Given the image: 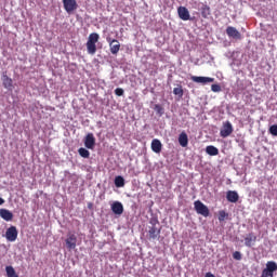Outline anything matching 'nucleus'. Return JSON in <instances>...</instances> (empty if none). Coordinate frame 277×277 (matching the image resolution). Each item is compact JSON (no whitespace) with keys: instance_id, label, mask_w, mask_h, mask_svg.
I'll return each mask as SVG.
<instances>
[{"instance_id":"5701e85b","label":"nucleus","mask_w":277,"mask_h":277,"mask_svg":"<svg viewBox=\"0 0 277 277\" xmlns=\"http://www.w3.org/2000/svg\"><path fill=\"white\" fill-rule=\"evenodd\" d=\"M78 153H79L80 157H83V159H90V150H88L83 147H80L78 149Z\"/></svg>"},{"instance_id":"39448f33","label":"nucleus","mask_w":277,"mask_h":277,"mask_svg":"<svg viewBox=\"0 0 277 277\" xmlns=\"http://www.w3.org/2000/svg\"><path fill=\"white\" fill-rule=\"evenodd\" d=\"M5 239L6 241L14 242L16 239H18V229L16 226L12 225L10 226L5 232Z\"/></svg>"},{"instance_id":"393cba45","label":"nucleus","mask_w":277,"mask_h":277,"mask_svg":"<svg viewBox=\"0 0 277 277\" xmlns=\"http://www.w3.org/2000/svg\"><path fill=\"white\" fill-rule=\"evenodd\" d=\"M173 94L175 96H180V98H183V94H184L183 87L182 85H177L176 88H174L173 89Z\"/></svg>"},{"instance_id":"1a4fd4ad","label":"nucleus","mask_w":277,"mask_h":277,"mask_svg":"<svg viewBox=\"0 0 277 277\" xmlns=\"http://www.w3.org/2000/svg\"><path fill=\"white\" fill-rule=\"evenodd\" d=\"M67 250H75L77 248V236L75 234H69L65 240Z\"/></svg>"},{"instance_id":"9d476101","label":"nucleus","mask_w":277,"mask_h":277,"mask_svg":"<svg viewBox=\"0 0 277 277\" xmlns=\"http://www.w3.org/2000/svg\"><path fill=\"white\" fill-rule=\"evenodd\" d=\"M190 79L194 83H202V85H207V83H213L215 78L202 77V76H192Z\"/></svg>"},{"instance_id":"473e14b6","label":"nucleus","mask_w":277,"mask_h":277,"mask_svg":"<svg viewBox=\"0 0 277 277\" xmlns=\"http://www.w3.org/2000/svg\"><path fill=\"white\" fill-rule=\"evenodd\" d=\"M4 203H5V200L0 197V207H1V205H4Z\"/></svg>"},{"instance_id":"412c9836","label":"nucleus","mask_w":277,"mask_h":277,"mask_svg":"<svg viewBox=\"0 0 277 277\" xmlns=\"http://www.w3.org/2000/svg\"><path fill=\"white\" fill-rule=\"evenodd\" d=\"M160 233L161 232L159 229H157V227L153 226L148 230V237H149V239H156L157 237H159Z\"/></svg>"},{"instance_id":"f03ea898","label":"nucleus","mask_w":277,"mask_h":277,"mask_svg":"<svg viewBox=\"0 0 277 277\" xmlns=\"http://www.w3.org/2000/svg\"><path fill=\"white\" fill-rule=\"evenodd\" d=\"M195 211L198 215H202L203 217H209L210 211L209 207H207L202 201L196 200L194 202Z\"/></svg>"},{"instance_id":"4468645a","label":"nucleus","mask_w":277,"mask_h":277,"mask_svg":"<svg viewBox=\"0 0 277 277\" xmlns=\"http://www.w3.org/2000/svg\"><path fill=\"white\" fill-rule=\"evenodd\" d=\"M253 243H256V235L254 233H249L245 237V246L247 248H252Z\"/></svg>"},{"instance_id":"423d86ee","label":"nucleus","mask_w":277,"mask_h":277,"mask_svg":"<svg viewBox=\"0 0 277 277\" xmlns=\"http://www.w3.org/2000/svg\"><path fill=\"white\" fill-rule=\"evenodd\" d=\"M63 5L67 14H71V12H75L79 8L77 0H63Z\"/></svg>"},{"instance_id":"f257e3e1","label":"nucleus","mask_w":277,"mask_h":277,"mask_svg":"<svg viewBox=\"0 0 277 277\" xmlns=\"http://www.w3.org/2000/svg\"><path fill=\"white\" fill-rule=\"evenodd\" d=\"M98 34L93 32L89 35V39L87 41V51L89 55H94L96 53V42H98Z\"/></svg>"},{"instance_id":"6e6552de","label":"nucleus","mask_w":277,"mask_h":277,"mask_svg":"<svg viewBox=\"0 0 277 277\" xmlns=\"http://www.w3.org/2000/svg\"><path fill=\"white\" fill-rule=\"evenodd\" d=\"M84 146L89 150H94V146H96V138L94 137L93 133L87 134L84 138Z\"/></svg>"},{"instance_id":"dca6fc26","label":"nucleus","mask_w":277,"mask_h":277,"mask_svg":"<svg viewBox=\"0 0 277 277\" xmlns=\"http://www.w3.org/2000/svg\"><path fill=\"white\" fill-rule=\"evenodd\" d=\"M177 14L181 18V21H189V10L185 6H180L177 9Z\"/></svg>"},{"instance_id":"ddd939ff","label":"nucleus","mask_w":277,"mask_h":277,"mask_svg":"<svg viewBox=\"0 0 277 277\" xmlns=\"http://www.w3.org/2000/svg\"><path fill=\"white\" fill-rule=\"evenodd\" d=\"M2 85L5 90H12L14 88L13 80L8 76V72H3L2 75Z\"/></svg>"},{"instance_id":"2eb2a0df","label":"nucleus","mask_w":277,"mask_h":277,"mask_svg":"<svg viewBox=\"0 0 277 277\" xmlns=\"http://www.w3.org/2000/svg\"><path fill=\"white\" fill-rule=\"evenodd\" d=\"M0 217L5 222H12V220H14V214L8 209H0Z\"/></svg>"},{"instance_id":"9b49d317","label":"nucleus","mask_w":277,"mask_h":277,"mask_svg":"<svg viewBox=\"0 0 277 277\" xmlns=\"http://www.w3.org/2000/svg\"><path fill=\"white\" fill-rule=\"evenodd\" d=\"M226 34H227L228 38H234L235 40L241 39V32H239V30H237V28H235L233 26H228L226 28Z\"/></svg>"},{"instance_id":"f3484780","label":"nucleus","mask_w":277,"mask_h":277,"mask_svg":"<svg viewBox=\"0 0 277 277\" xmlns=\"http://www.w3.org/2000/svg\"><path fill=\"white\" fill-rule=\"evenodd\" d=\"M179 144L182 146V148H186V146L189 144V138L187 137V133L182 132L179 135Z\"/></svg>"},{"instance_id":"72a5a7b5","label":"nucleus","mask_w":277,"mask_h":277,"mask_svg":"<svg viewBox=\"0 0 277 277\" xmlns=\"http://www.w3.org/2000/svg\"><path fill=\"white\" fill-rule=\"evenodd\" d=\"M206 277H215V275L211 274V273H207Z\"/></svg>"},{"instance_id":"f8f14e48","label":"nucleus","mask_w":277,"mask_h":277,"mask_svg":"<svg viewBox=\"0 0 277 277\" xmlns=\"http://www.w3.org/2000/svg\"><path fill=\"white\" fill-rule=\"evenodd\" d=\"M111 211L115 215H122V213H124V206H122V202L120 201H115L111 205Z\"/></svg>"},{"instance_id":"2f4dec72","label":"nucleus","mask_w":277,"mask_h":277,"mask_svg":"<svg viewBox=\"0 0 277 277\" xmlns=\"http://www.w3.org/2000/svg\"><path fill=\"white\" fill-rule=\"evenodd\" d=\"M155 109H157V111H161L162 108L159 105H156Z\"/></svg>"},{"instance_id":"4be33fe9","label":"nucleus","mask_w":277,"mask_h":277,"mask_svg":"<svg viewBox=\"0 0 277 277\" xmlns=\"http://www.w3.org/2000/svg\"><path fill=\"white\" fill-rule=\"evenodd\" d=\"M201 16L203 18H208L209 16H211V8L209 5L205 4L201 8Z\"/></svg>"},{"instance_id":"a211bd4d","label":"nucleus","mask_w":277,"mask_h":277,"mask_svg":"<svg viewBox=\"0 0 277 277\" xmlns=\"http://www.w3.org/2000/svg\"><path fill=\"white\" fill-rule=\"evenodd\" d=\"M162 144H161V141H159L158 138H154L151 141V150L156 154H159L161 153V148H162Z\"/></svg>"},{"instance_id":"7c9ffc66","label":"nucleus","mask_w":277,"mask_h":277,"mask_svg":"<svg viewBox=\"0 0 277 277\" xmlns=\"http://www.w3.org/2000/svg\"><path fill=\"white\" fill-rule=\"evenodd\" d=\"M233 259H235V261H241V252L239 251L234 252Z\"/></svg>"},{"instance_id":"6ab92c4d","label":"nucleus","mask_w":277,"mask_h":277,"mask_svg":"<svg viewBox=\"0 0 277 277\" xmlns=\"http://www.w3.org/2000/svg\"><path fill=\"white\" fill-rule=\"evenodd\" d=\"M226 198L228 202H237L239 200V194H237L235 190H228Z\"/></svg>"},{"instance_id":"0eeeda50","label":"nucleus","mask_w":277,"mask_h":277,"mask_svg":"<svg viewBox=\"0 0 277 277\" xmlns=\"http://www.w3.org/2000/svg\"><path fill=\"white\" fill-rule=\"evenodd\" d=\"M233 123L230 121H226L223 123V128L220 131L221 137H228L233 134Z\"/></svg>"},{"instance_id":"cd10ccee","label":"nucleus","mask_w":277,"mask_h":277,"mask_svg":"<svg viewBox=\"0 0 277 277\" xmlns=\"http://www.w3.org/2000/svg\"><path fill=\"white\" fill-rule=\"evenodd\" d=\"M268 131H269L271 135L277 136V124L271 126Z\"/></svg>"},{"instance_id":"aec40b11","label":"nucleus","mask_w":277,"mask_h":277,"mask_svg":"<svg viewBox=\"0 0 277 277\" xmlns=\"http://www.w3.org/2000/svg\"><path fill=\"white\" fill-rule=\"evenodd\" d=\"M207 155H210V157H216V155H220V149L213 145H209L206 147Z\"/></svg>"},{"instance_id":"c756f323","label":"nucleus","mask_w":277,"mask_h":277,"mask_svg":"<svg viewBox=\"0 0 277 277\" xmlns=\"http://www.w3.org/2000/svg\"><path fill=\"white\" fill-rule=\"evenodd\" d=\"M116 96H123L124 95V90L122 88H117L115 90Z\"/></svg>"},{"instance_id":"a878e982","label":"nucleus","mask_w":277,"mask_h":277,"mask_svg":"<svg viewBox=\"0 0 277 277\" xmlns=\"http://www.w3.org/2000/svg\"><path fill=\"white\" fill-rule=\"evenodd\" d=\"M116 187H124V177L121 175L115 177Z\"/></svg>"},{"instance_id":"c85d7f7f","label":"nucleus","mask_w":277,"mask_h":277,"mask_svg":"<svg viewBox=\"0 0 277 277\" xmlns=\"http://www.w3.org/2000/svg\"><path fill=\"white\" fill-rule=\"evenodd\" d=\"M211 90L212 92H222V87L220 84H212Z\"/></svg>"},{"instance_id":"b1692460","label":"nucleus","mask_w":277,"mask_h":277,"mask_svg":"<svg viewBox=\"0 0 277 277\" xmlns=\"http://www.w3.org/2000/svg\"><path fill=\"white\" fill-rule=\"evenodd\" d=\"M5 272L8 277H18L13 266H6Z\"/></svg>"},{"instance_id":"7ed1b4c3","label":"nucleus","mask_w":277,"mask_h":277,"mask_svg":"<svg viewBox=\"0 0 277 277\" xmlns=\"http://www.w3.org/2000/svg\"><path fill=\"white\" fill-rule=\"evenodd\" d=\"M274 272H277V264L274 261H268L266 263V268L262 271L261 277H274Z\"/></svg>"},{"instance_id":"20e7f679","label":"nucleus","mask_w":277,"mask_h":277,"mask_svg":"<svg viewBox=\"0 0 277 277\" xmlns=\"http://www.w3.org/2000/svg\"><path fill=\"white\" fill-rule=\"evenodd\" d=\"M106 42H108L109 44L111 55H118V53L120 52V41H118V39L107 37Z\"/></svg>"},{"instance_id":"bb28decb","label":"nucleus","mask_w":277,"mask_h":277,"mask_svg":"<svg viewBox=\"0 0 277 277\" xmlns=\"http://www.w3.org/2000/svg\"><path fill=\"white\" fill-rule=\"evenodd\" d=\"M228 217V213L226 211L221 210L219 211V222H224Z\"/></svg>"}]
</instances>
